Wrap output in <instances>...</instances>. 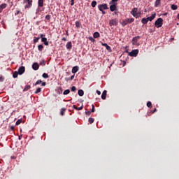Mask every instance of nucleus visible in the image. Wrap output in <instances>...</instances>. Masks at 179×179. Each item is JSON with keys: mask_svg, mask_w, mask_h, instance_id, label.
I'll use <instances>...</instances> for the list:
<instances>
[{"mask_svg": "<svg viewBox=\"0 0 179 179\" xmlns=\"http://www.w3.org/2000/svg\"><path fill=\"white\" fill-rule=\"evenodd\" d=\"M69 93H71V90H64V92H63V94L66 95V94H69Z\"/></svg>", "mask_w": 179, "mask_h": 179, "instance_id": "obj_28", "label": "nucleus"}, {"mask_svg": "<svg viewBox=\"0 0 179 179\" xmlns=\"http://www.w3.org/2000/svg\"><path fill=\"white\" fill-rule=\"evenodd\" d=\"M127 20L128 23H132L135 20V19H134V18H129Z\"/></svg>", "mask_w": 179, "mask_h": 179, "instance_id": "obj_29", "label": "nucleus"}, {"mask_svg": "<svg viewBox=\"0 0 179 179\" xmlns=\"http://www.w3.org/2000/svg\"><path fill=\"white\" fill-rule=\"evenodd\" d=\"M94 38H99L100 37V33L99 32H94L93 34Z\"/></svg>", "mask_w": 179, "mask_h": 179, "instance_id": "obj_18", "label": "nucleus"}, {"mask_svg": "<svg viewBox=\"0 0 179 179\" xmlns=\"http://www.w3.org/2000/svg\"><path fill=\"white\" fill-rule=\"evenodd\" d=\"M6 3H2L1 5H0V13L1 12H2V10H3V9H5V8H6Z\"/></svg>", "mask_w": 179, "mask_h": 179, "instance_id": "obj_15", "label": "nucleus"}, {"mask_svg": "<svg viewBox=\"0 0 179 179\" xmlns=\"http://www.w3.org/2000/svg\"><path fill=\"white\" fill-rule=\"evenodd\" d=\"M71 6H73V5H75V0L71 1Z\"/></svg>", "mask_w": 179, "mask_h": 179, "instance_id": "obj_48", "label": "nucleus"}, {"mask_svg": "<svg viewBox=\"0 0 179 179\" xmlns=\"http://www.w3.org/2000/svg\"><path fill=\"white\" fill-rule=\"evenodd\" d=\"M155 17H156V14H152L150 17H147V19L148 22H152Z\"/></svg>", "mask_w": 179, "mask_h": 179, "instance_id": "obj_14", "label": "nucleus"}, {"mask_svg": "<svg viewBox=\"0 0 179 179\" xmlns=\"http://www.w3.org/2000/svg\"><path fill=\"white\" fill-rule=\"evenodd\" d=\"M110 26H117L118 24V21L116 19L111 20L109 22Z\"/></svg>", "mask_w": 179, "mask_h": 179, "instance_id": "obj_7", "label": "nucleus"}, {"mask_svg": "<svg viewBox=\"0 0 179 179\" xmlns=\"http://www.w3.org/2000/svg\"><path fill=\"white\" fill-rule=\"evenodd\" d=\"M90 124H93V122H94V119L90 117L88 120Z\"/></svg>", "mask_w": 179, "mask_h": 179, "instance_id": "obj_33", "label": "nucleus"}, {"mask_svg": "<svg viewBox=\"0 0 179 179\" xmlns=\"http://www.w3.org/2000/svg\"><path fill=\"white\" fill-rule=\"evenodd\" d=\"M166 15H167V13H164V14H163V15H164V16H166Z\"/></svg>", "mask_w": 179, "mask_h": 179, "instance_id": "obj_58", "label": "nucleus"}, {"mask_svg": "<svg viewBox=\"0 0 179 179\" xmlns=\"http://www.w3.org/2000/svg\"><path fill=\"white\" fill-rule=\"evenodd\" d=\"M85 114L86 115H90L92 114V111L90 110L85 111Z\"/></svg>", "mask_w": 179, "mask_h": 179, "instance_id": "obj_40", "label": "nucleus"}, {"mask_svg": "<svg viewBox=\"0 0 179 179\" xmlns=\"http://www.w3.org/2000/svg\"><path fill=\"white\" fill-rule=\"evenodd\" d=\"M147 107H149V108L152 107V102L150 101L147 102Z\"/></svg>", "mask_w": 179, "mask_h": 179, "instance_id": "obj_36", "label": "nucleus"}, {"mask_svg": "<svg viewBox=\"0 0 179 179\" xmlns=\"http://www.w3.org/2000/svg\"><path fill=\"white\" fill-rule=\"evenodd\" d=\"M155 111H157V109H154L153 113H155Z\"/></svg>", "mask_w": 179, "mask_h": 179, "instance_id": "obj_57", "label": "nucleus"}, {"mask_svg": "<svg viewBox=\"0 0 179 179\" xmlns=\"http://www.w3.org/2000/svg\"><path fill=\"white\" fill-rule=\"evenodd\" d=\"M171 40H174V38H172Z\"/></svg>", "mask_w": 179, "mask_h": 179, "instance_id": "obj_60", "label": "nucleus"}, {"mask_svg": "<svg viewBox=\"0 0 179 179\" xmlns=\"http://www.w3.org/2000/svg\"><path fill=\"white\" fill-rule=\"evenodd\" d=\"M129 24L128 20H125L124 21H123V22H122V26H127V24Z\"/></svg>", "mask_w": 179, "mask_h": 179, "instance_id": "obj_25", "label": "nucleus"}, {"mask_svg": "<svg viewBox=\"0 0 179 179\" xmlns=\"http://www.w3.org/2000/svg\"><path fill=\"white\" fill-rule=\"evenodd\" d=\"M40 65H42L43 66H44V65H45V62L43 60L42 62H40Z\"/></svg>", "mask_w": 179, "mask_h": 179, "instance_id": "obj_44", "label": "nucleus"}, {"mask_svg": "<svg viewBox=\"0 0 179 179\" xmlns=\"http://www.w3.org/2000/svg\"><path fill=\"white\" fill-rule=\"evenodd\" d=\"M76 90V87L73 86L71 87V92H75Z\"/></svg>", "mask_w": 179, "mask_h": 179, "instance_id": "obj_45", "label": "nucleus"}, {"mask_svg": "<svg viewBox=\"0 0 179 179\" xmlns=\"http://www.w3.org/2000/svg\"><path fill=\"white\" fill-rule=\"evenodd\" d=\"M89 41H92V43H94V41H96V40H94V39L93 38V37H90V38H89Z\"/></svg>", "mask_w": 179, "mask_h": 179, "instance_id": "obj_41", "label": "nucleus"}, {"mask_svg": "<svg viewBox=\"0 0 179 179\" xmlns=\"http://www.w3.org/2000/svg\"><path fill=\"white\" fill-rule=\"evenodd\" d=\"M155 26L158 28L162 27L163 26V19L158 18L155 22Z\"/></svg>", "mask_w": 179, "mask_h": 179, "instance_id": "obj_3", "label": "nucleus"}, {"mask_svg": "<svg viewBox=\"0 0 179 179\" xmlns=\"http://www.w3.org/2000/svg\"><path fill=\"white\" fill-rule=\"evenodd\" d=\"M162 0H156L155 3V6H156V8H157V6H159V5H160V2Z\"/></svg>", "mask_w": 179, "mask_h": 179, "instance_id": "obj_22", "label": "nucleus"}, {"mask_svg": "<svg viewBox=\"0 0 179 179\" xmlns=\"http://www.w3.org/2000/svg\"><path fill=\"white\" fill-rule=\"evenodd\" d=\"M29 89H30V85H27L24 89V92H27Z\"/></svg>", "mask_w": 179, "mask_h": 179, "instance_id": "obj_34", "label": "nucleus"}, {"mask_svg": "<svg viewBox=\"0 0 179 179\" xmlns=\"http://www.w3.org/2000/svg\"><path fill=\"white\" fill-rule=\"evenodd\" d=\"M79 71V67L78 66H76L73 67L72 69V73H76Z\"/></svg>", "mask_w": 179, "mask_h": 179, "instance_id": "obj_13", "label": "nucleus"}, {"mask_svg": "<svg viewBox=\"0 0 179 179\" xmlns=\"http://www.w3.org/2000/svg\"><path fill=\"white\" fill-rule=\"evenodd\" d=\"M43 48H44V46H43V45H38V51H43Z\"/></svg>", "mask_w": 179, "mask_h": 179, "instance_id": "obj_26", "label": "nucleus"}, {"mask_svg": "<svg viewBox=\"0 0 179 179\" xmlns=\"http://www.w3.org/2000/svg\"><path fill=\"white\" fill-rule=\"evenodd\" d=\"M22 119H19L16 123H15V125H20V124H22Z\"/></svg>", "mask_w": 179, "mask_h": 179, "instance_id": "obj_32", "label": "nucleus"}, {"mask_svg": "<svg viewBox=\"0 0 179 179\" xmlns=\"http://www.w3.org/2000/svg\"><path fill=\"white\" fill-rule=\"evenodd\" d=\"M64 111H65V108H62L61 109V111H60L61 115H64Z\"/></svg>", "mask_w": 179, "mask_h": 179, "instance_id": "obj_37", "label": "nucleus"}, {"mask_svg": "<svg viewBox=\"0 0 179 179\" xmlns=\"http://www.w3.org/2000/svg\"><path fill=\"white\" fill-rule=\"evenodd\" d=\"M43 34H41V38H43Z\"/></svg>", "mask_w": 179, "mask_h": 179, "instance_id": "obj_59", "label": "nucleus"}, {"mask_svg": "<svg viewBox=\"0 0 179 179\" xmlns=\"http://www.w3.org/2000/svg\"><path fill=\"white\" fill-rule=\"evenodd\" d=\"M96 93L99 96L101 94V92L99 90H96Z\"/></svg>", "mask_w": 179, "mask_h": 179, "instance_id": "obj_49", "label": "nucleus"}, {"mask_svg": "<svg viewBox=\"0 0 179 179\" xmlns=\"http://www.w3.org/2000/svg\"><path fill=\"white\" fill-rule=\"evenodd\" d=\"M139 38H141V36H136L133 38V40H132L133 45H139V43H138V40H139Z\"/></svg>", "mask_w": 179, "mask_h": 179, "instance_id": "obj_5", "label": "nucleus"}, {"mask_svg": "<svg viewBox=\"0 0 179 179\" xmlns=\"http://www.w3.org/2000/svg\"><path fill=\"white\" fill-rule=\"evenodd\" d=\"M62 40H63V41H66V38H63Z\"/></svg>", "mask_w": 179, "mask_h": 179, "instance_id": "obj_55", "label": "nucleus"}, {"mask_svg": "<svg viewBox=\"0 0 179 179\" xmlns=\"http://www.w3.org/2000/svg\"><path fill=\"white\" fill-rule=\"evenodd\" d=\"M101 45H103V47H106V50H108V51L111 50V47L108 46L107 45V43H101Z\"/></svg>", "mask_w": 179, "mask_h": 179, "instance_id": "obj_17", "label": "nucleus"}, {"mask_svg": "<svg viewBox=\"0 0 179 179\" xmlns=\"http://www.w3.org/2000/svg\"><path fill=\"white\" fill-rule=\"evenodd\" d=\"M91 5H92V8H96V5H97V1H92Z\"/></svg>", "mask_w": 179, "mask_h": 179, "instance_id": "obj_24", "label": "nucleus"}, {"mask_svg": "<svg viewBox=\"0 0 179 179\" xmlns=\"http://www.w3.org/2000/svg\"><path fill=\"white\" fill-rule=\"evenodd\" d=\"M12 129H13V127H11Z\"/></svg>", "mask_w": 179, "mask_h": 179, "instance_id": "obj_61", "label": "nucleus"}, {"mask_svg": "<svg viewBox=\"0 0 179 179\" xmlns=\"http://www.w3.org/2000/svg\"><path fill=\"white\" fill-rule=\"evenodd\" d=\"M44 43V44H45V45H48V41H45V42H43Z\"/></svg>", "mask_w": 179, "mask_h": 179, "instance_id": "obj_51", "label": "nucleus"}, {"mask_svg": "<svg viewBox=\"0 0 179 179\" xmlns=\"http://www.w3.org/2000/svg\"><path fill=\"white\" fill-rule=\"evenodd\" d=\"M45 19H46L47 20H50L51 19V15H47L45 16Z\"/></svg>", "mask_w": 179, "mask_h": 179, "instance_id": "obj_38", "label": "nucleus"}, {"mask_svg": "<svg viewBox=\"0 0 179 179\" xmlns=\"http://www.w3.org/2000/svg\"><path fill=\"white\" fill-rule=\"evenodd\" d=\"M38 12H40V8L36 9V13H38Z\"/></svg>", "mask_w": 179, "mask_h": 179, "instance_id": "obj_53", "label": "nucleus"}, {"mask_svg": "<svg viewBox=\"0 0 179 179\" xmlns=\"http://www.w3.org/2000/svg\"><path fill=\"white\" fill-rule=\"evenodd\" d=\"M42 78H43L44 79L48 78V74L44 73L42 75Z\"/></svg>", "mask_w": 179, "mask_h": 179, "instance_id": "obj_30", "label": "nucleus"}, {"mask_svg": "<svg viewBox=\"0 0 179 179\" xmlns=\"http://www.w3.org/2000/svg\"><path fill=\"white\" fill-rule=\"evenodd\" d=\"M17 75H19V73L17 71L14 72V73L13 74V77L14 78V79H16V78H17Z\"/></svg>", "mask_w": 179, "mask_h": 179, "instance_id": "obj_27", "label": "nucleus"}, {"mask_svg": "<svg viewBox=\"0 0 179 179\" xmlns=\"http://www.w3.org/2000/svg\"><path fill=\"white\" fill-rule=\"evenodd\" d=\"M131 15L134 16V17H139V15H141V13H138V8H134L131 12Z\"/></svg>", "mask_w": 179, "mask_h": 179, "instance_id": "obj_2", "label": "nucleus"}, {"mask_svg": "<svg viewBox=\"0 0 179 179\" xmlns=\"http://www.w3.org/2000/svg\"><path fill=\"white\" fill-rule=\"evenodd\" d=\"M74 78H75V75H73L71 76L70 80H73V79H74Z\"/></svg>", "mask_w": 179, "mask_h": 179, "instance_id": "obj_50", "label": "nucleus"}, {"mask_svg": "<svg viewBox=\"0 0 179 179\" xmlns=\"http://www.w3.org/2000/svg\"><path fill=\"white\" fill-rule=\"evenodd\" d=\"M78 96H80V97H82V96H83V94H85V92H83V90H79L78 91Z\"/></svg>", "mask_w": 179, "mask_h": 179, "instance_id": "obj_19", "label": "nucleus"}, {"mask_svg": "<svg viewBox=\"0 0 179 179\" xmlns=\"http://www.w3.org/2000/svg\"><path fill=\"white\" fill-rule=\"evenodd\" d=\"M5 80V78L2 77V76H0V82H3Z\"/></svg>", "mask_w": 179, "mask_h": 179, "instance_id": "obj_46", "label": "nucleus"}, {"mask_svg": "<svg viewBox=\"0 0 179 179\" xmlns=\"http://www.w3.org/2000/svg\"><path fill=\"white\" fill-rule=\"evenodd\" d=\"M25 71H26V68L24 66H20L18 69V75H23Z\"/></svg>", "mask_w": 179, "mask_h": 179, "instance_id": "obj_6", "label": "nucleus"}, {"mask_svg": "<svg viewBox=\"0 0 179 179\" xmlns=\"http://www.w3.org/2000/svg\"><path fill=\"white\" fill-rule=\"evenodd\" d=\"M41 41L42 43H45V41H47V38H42Z\"/></svg>", "mask_w": 179, "mask_h": 179, "instance_id": "obj_43", "label": "nucleus"}, {"mask_svg": "<svg viewBox=\"0 0 179 179\" xmlns=\"http://www.w3.org/2000/svg\"><path fill=\"white\" fill-rule=\"evenodd\" d=\"M46 83L45 82L42 83L41 86H45Z\"/></svg>", "mask_w": 179, "mask_h": 179, "instance_id": "obj_52", "label": "nucleus"}, {"mask_svg": "<svg viewBox=\"0 0 179 179\" xmlns=\"http://www.w3.org/2000/svg\"><path fill=\"white\" fill-rule=\"evenodd\" d=\"M19 139H20V136H19Z\"/></svg>", "mask_w": 179, "mask_h": 179, "instance_id": "obj_62", "label": "nucleus"}, {"mask_svg": "<svg viewBox=\"0 0 179 179\" xmlns=\"http://www.w3.org/2000/svg\"><path fill=\"white\" fill-rule=\"evenodd\" d=\"M117 9V6L115 4H113L110 6V10L111 12H114Z\"/></svg>", "mask_w": 179, "mask_h": 179, "instance_id": "obj_12", "label": "nucleus"}, {"mask_svg": "<svg viewBox=\"0 0 179 179\" xmlns=\"http://www.w3.org/2000/svg\"><path fill=\"white\" fill-rule=\"evenodd\" d=\"M98 9L102 13L103 15H106V11L104 10L108 9V6L106 3L99 4L98 6Z\"/></svg>", "mask_w": 179, "mask_h": 179, "instance_id": "obj_1", "label": "nucleus"}, {"mask_svg": "<svg viewBox=\"0 0 179 179\" xmlns=\"http://www.w3.org/2000/svg\"><path fill=\"white\" fill-rule=\"evenodd\" d=\"M38 40H40V38H35L34 39V43H38Z\"/></svg>", "mask_w": 179, "mask_h": 179, "instance_id": "obj_42", "label": "nucleus"}, {"mask_svg": "<svg viewBox=\"0 0 179 179\" xmlns=\"http://www.w3.org/2000/svg\"><path fill=\"white\" fill-rule=\"evenodd\" d=\"M38 68H40L38 63L35 62L32 64V69H34V71H38Z\"/></svg>", "mask_w": 179, "mask_h": 179, "instance_id": "obj_8", "label": "nucleus"}, {"mask_svg": "<svg viewBox=\"0 0 179 179\" xmlns=\"http://www.w3.org/2000/svg\"><path fill=\"white\" fill-rule=\"evenodd\" d=\"M38 5L40 8H43L44 6V0H38Z\"/></svg>", "mask_w": 179, "mask_h": 179, "instance_id": "obj_10", "label": "nucleus"}, {"mask_svg": "<svg viewBox=\"0 0 179 179\" xmlns=\"http://www.w3.org/2000/svg\"><path fill=\"white\" fill-rule=\"evenodd\" d=\"M94 111H96V109L94 108V105L92 104L91 113H94Z\"/></svg>", "mask_w": 179, "mask_h": 179, "instance_id": "obj_35", "label": "nucleus"}, {"mask_svg": "<svg viewBox=\"0 0 179 179\" xmlns=\"http://www.w3.org/2000/svg\"><path fill=\"white\" fill-rule=\"evenodd\" d=\"M66 48H67V50H71V48H72V43L68 42L66 45Z\"/></svg>", "mask_w": 179, "mask_h": 179, "instance_id": "obj_16", "label": "nucleus"}, {"mask_svg": "<svg viewBox=\"0 0 179 179\" xmlns=\"http://www.w3.org/2000/svg\"><path fill=\"white\" fill-rule=\"evenodd\" d=\"M118 0H112V2H117Z\"/></svg>", "mask_w": 179, "mask_h": 179, "instance_id": "obj_56", "label": "nucleus"}, {"mask_svg": "<svg viewBox=\"0 0 179 179\" xmlns=\"http://www.w3.org/2000/svg\"><path fill=\"white\" fill-rule=\"evenodd\" d=\"M148 22H149V20H148V18H143L141 20V22L143 23V24H146V23H148Z\"/></svg>", "mask_w": 179, "mask_h": 179, "instance_id": "obj_20", "label": "nucleus"}, {"mask_svg": "<svg viewBox=\"0 0 179 179\" xmlns=\"http://www.w3.org/2000/svg\"><path fill=\"white\" fill-rule=\"evenodd\" d=\"M41 92V88L38 87L36 89V92H35V94H37L38 93H40Z\"/></svg>", "mask_w": 179, "mask_h": 179, "instance_id": "obj_31", "label": "nucleus"}, {"mask_svg": "<svg viewBox=\"0 0 179 179\" xmlns=\"http://www.w3.org/2000/svg\"><path fill=\"white\" fill-rule=\"evenodd\" d=\"M139 53V50L138 49L133 50L131 52L129 53V55L130 57H136L138 54Z\"/></svg>", "mask_w": 179, "mask_h": 179, "instance_id": "obj_4", "label": "nucleus"}, {"mask_svg": "<svg viewBox=\"0 0 179 179\" xmlns=\"http://www.w3.org/2000/svg\"><path fill=\"white\" fill-rule=\"evenodd\" d=\"M41 80H38L36 81V83H35V86H37V85H40V83H41Z\"/></svg>", "mask_w": 179, "mask_h": 179, "instance_id": "obj_39", "label": "nucleus"}, {"mask_svg": "<svg viewBox=\"0 0 179 179\" xmlns=\"http://www.w3.org/2000/svg\"><path fill=\"white\" fill-rule=\"evenodd\" d=\"M19 13H20V10L17 11V13H16L15 15H19Z\"/></svg>", "mask_w": 179, "mask_h": 179, "instance_id": "obj_54", "label": "nucleus"}, {"mask_svg": "<svg viewBox=\"0 0 179 179\" xmlns=\"http://www.w3.org/2000/svg\"><path fill=\"white\" fill-rule=\"evenodd\" d=\"M172 10H177V5H175V4H172L171 6Z\"/></svg>", "mask_w": 179, "mask_h": 179, "instance_id": "obj_23", "label": "nucleus"}, {"mask_svg": "<svg viewBox=\"0 0 179 179\" xmlns=\"http://www.w3.org/2000/svg\"><path fill=\"white\" fill-rule=\"evenodd\" d=\"M27 2H28V3L27 5H25V6H24L25 9L27 8H31L33 1L29 0Z\"/></svg>", "mask_w": 179, "mask_h": 179, "instance_id": "obj_11", "label": "nucleus"}, {"mask_svg": "<svg viewBox=\"0 0 179 179\" xmlns=\"http://www.w3.org/2000/svg\"><path fill=\"white\" fill-rule=\"evenodd\" d=\"M107 96V91L104 90L103 92H102V94H101V99L102 100H106V97Z\"/></svg>", "mask_w": 179, "mask_h": 179, "instance_id": "obj_9", "label": "nucleus"}, {"mask_svg": "<svg viewBox=\"0 0 179 179\" xmlns=\"http://www.w3.org/2000/svg\"><path fill=\"white\" fill-rule=\"evenodd\" d=\"M76 27H79L80 26V24L79 23V22H76Z\"/></svg>", "mask_w": 179, "mask_h": 179, "instance_id": "obj_47", "label": "nucleus"}, {"mask_svg": "<svg viewBox=\"0 0 179 179\" xmlns=\"http://www.w3.org/2000/svg\"><path fill=\"white\" fill-rule=\"evenodd\" d=\"M73 108H75V110H77L78 111L80 110H83V105H82L80 107H78V108L73 106Z\"/></svg>", "mask_w": 179, "mask_h": 179, "instance_id": "obj_21", "label": "nucleus"}]
</instances>
